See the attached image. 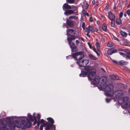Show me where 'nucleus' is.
I'll return each mask as SVG.
<instances>
[{"label":"nucleus","instance_id":"f257e3e1","mask_svg":"<svg viewBox=\"0 0 130 130\" xmlns=\"http://www.w3.org/2000/svg\"><path fill=\"white\" fill-rule=\"evenodd\" d=\"M16 117H7L6 120H0L1 128L2 130H5L7 129V125L11 130H14L15 126L18 128L24 129L26 128H29L31 125V120L27 118L26 121L23 120L20 123L17 122L14 118Z\"/></svg>","mask_w":130,"mask_h":130},{"label":"nucleus","instance_id":"f03ea898","mask_svg":"<svg viewBox=\"0 0 130 130\" xmlns=\"http://www.w3.org/2000/svg\"><path fill=\"white\" fill-rule=\"evenodd\" d=\"M86 71H81V73L79 75L80 77H85L88 75V77L89 80H93V82L91 81V83L93 85H96L99 83L100 78L98 76H96L95 70L90 66H87L85 67Z\"/></svg>","mask_w":130,"mask_h":130},{"label":"nucleus","instance_id":"7ed1b4c3","mask_svg":"<svg viewBox=\"0 0 130 130\" xmlns=\"http://www.w3.org/2000/svg\"><path fill=\"white\" fill-rule=\"evenodd\" d=\"M116 98L118 99V102L120 104H123L127 101L129 98L127 97H123L122 91L121 90H118L116 92Z\"/></svg>","mask_w":130,"mask_h":130},{"label":"nucleus","instance_id":"20e7f679","mask_svg":"<svg viewBox=\"0 0 130 130\" xmlns=\"http://www.w3.org/2000/svg\"><path fill=\"white\" fill-rule=\"evenodd\" d=\"M113 86L112 84H109L106 85L104 88L105 92V94L106 96H113L116 94V92L112 90Z\"/></svg>","mask_w":130,"mask_h":130},{"label":"nucleus","instance_id":"39448f33","mask_svg":"<svg viewBox=\"0 0 130 130\" xmlns=\"http://www.w3.org/2000/svg\"><path fill=\"white\" fill-rule=\"evenodd\" d=\"M48 123H50L48 124V123H44V124H46V130H52L53 128H54L55 129V127L54 125H53L54 123V120L51 118H47Z\"/></svg>","mask_w":130,"mask_h":130},{"label":"nucleus","instance_id":"423d86ee","mask_svg":"<svg viewBox=\"0 0 130 130\" xmlns=\"http://www.w3.org/2000/svg\"><path fill=\"white\" fill-rule=\"evenodd\" d=\"M67 32L68 35L67 40H72L75 39L74 35L75 33V31L73 29L67 30Z\"/></svg>","mask_w":130,"mask_h":130},{"label":"nucleus","instance_id":"0eeeda50","mask_svg":"<svg viewBox=\"0 0 130 130\" xmlns=\"http://www.w3.org/2000/svg\"><path fill=\"white\" fill-rule=\"evenodd\" d=\"M72 57L77 61L80 60L84 57V55L81 52H78L72 54Z\"/></svg>","mask_w":130,"mask_h":130},{"label":"nucleus","instance_id":"6e6552de","mask_svg":"<svg viewBox=\"0 0 130 130\" xmlns=\"http://www.w3.org/2000/svg\"><path fill=\"white\" fill-rule=\"evenodd\" d=\"M72 40H68V41L70 47L71 48L72 51H75L76 50V47L75 44L73 42H71V41Z\"/></svg>","mask_w":130,"mask_h":130},{"label":"nucleus","instance_id":"1a4fd4ad","mask_svg":"<svg viewBox=\"0 0 130 130\" xmlns=\"http://www.w3.org/2000/svg\"><path fill=\"white\" fill-rule=\"evenodd\" d=\"M108 17L109 19L111 21H113L115 18V16L114 14L110 11L108 12Z\"/></svg>","mask_w":130,"mask_h":130},{"label":"nucleus","instance_id":"9d476101","mask_svg":"<svg viewBox=\"0 0 130 130\" xmlns=\"http://www.w3.org/2000/svg\"><path fill=\"white\" fill-rule=\"evenodd\" d=\"M102 82H101V84L100 85V87L102 89L104 88V86L105 85L106 82L107 78L106 77L104 78L103 79H102Z\"/></svg>","mask_w":130,"mask_h":130},{"label":"nucleus","instance_id":"9b49d317","mask_svg":"<svg viewBox=\"0 0 130 130\" xmlns=\"http://www.w3.org/2000/svg\"><path fill=\"white\" fill-rule=\"evenodd\" d=\"M88 28L89 29L90 31L92 32H93L94 31L97 32L99 30L98 28H94L93 26L90 25L89 26Z\"/></svg>","mask_w":130,"mask_h":130},{"label":"nucleus","instance_id":"f8f14e48","mask_svg":"<svg viewBox=\"0 0 130 130\" xmlns=\"http://www.w3.org/2000/svg\"><path fill=\"white\" fill-rule=\"evenodd\" d=\"M117 52V50L114 48L109 49L107 51V53L109 55H111Z\"/></svg>","mask_w":130,"mask_h":130},{"label":"nucleus","instance_id":"ddd939ff","mask_svg":"<svg viewBox=\"0 0 130 130\" xmlns=\"http://www.w3.org/2000/svg\"><path fill=\"white\" fill-rule=\"evenodd\" d=\"M71 8V7L67 3H64L62 6V9L63 10H65V9H70Z\"/></svg>","mask_w":130,"mask_h":130},{"label":"nucleus","instance_id":"4468645a","mask_svg":"<svg viewBox=\"0 0 130 130\" xmlns=\"http://www.w3.org/2000/svg\"><path fill=\"white\" fill-rule=\"evenodd\" d=\"M110 77L112 80H118L120 79L119 76L118 75H112L110 76Z\"/></svg>","mask_w":130,"mask_h":130},{"label":"nucleus","instance_id":"2eb2a0df","mask_svg":"<svg viewBox=\"0 0 130 130\" xmlns=\"http://www.w3.org/2000/svg\"><path fill=\"white\" fill-rule=\"evenodd\" d=\"M66 23L68 26L70 27H72L73 25V21L71 20L67 19Z\"/></svg>","mask_w":130,"mask_h":130},{"label":"nucleus","instance_id":"dca6fc26","mask_svg":"<svg viewBox=\"0 0 130 130\" xmlns=\"http://www.w3.org/2000/svg\"><path fill=\"white\" fill-rule=\"evenodd\" d=\"M74 12V11L73 10L69 9L66 10L64 13V14L65 15H67L73 14Z\"/></svg>","mask_w":130,"mask_h":130},{"label":"nucleus","instance_id":"f3484780","mask_svg":"<svg viewBox=\"0 0 130 130\" xmlns=\"http://www.w3.org/2000/svg\"><path fill=\"white\" fill-rule=\"evenodd\" d=\"M83 62V64H82L81 67H85V66H86L88 63H89V61L88 60L86 59H84L82 60Z\"/></svg>","mask_w":130,"mask_h":130},{"label":"nucleus","instance_id":"a211bd4d","mask_svg":"<svg viewBox=\"0 0 130 130\" xmlns=\"http://www.w3.org/2000/svg\"><path fill=\"white\" fill-rule=\"evenodd\" d=\"M128 64V62L123 60H120L119 62L118 65L121 66L127 65Z\"/></svg>","mask_w":130,"mask_h":130},{"label":"nucleus","instance_id":"6ab92c4d","mask_svg":"<svg viewBox=\"0 0 130 130\" xmlns=\"http://www.w3.org/2000/svg\"><path fill=\"white\" fill-rule=\"evenodd\" d=\"M120 34L122 37H126L127 35V33L122 30L120 31Z\"/></svg>","mask_w":130,"mask_h":130},{"label":"nucleus","instance_id":"aec40b11","mask_svg":"<svg viewBox=\"0 0 130 130\" xmlns=\"http://www.w3.org/2000/svg\"><path fill=\"white\" fill-rule=\"evenodd\" d=\"M130 106V102H128L124 104L123 107L124 108H126Z\"/></svg>","mask_w":130,"mask_h":130},{"label":"nucleus","instance_id":"412c9836","mask_svg":"<svg viewBox=\"0 0 130 130\" xmlns=\"http://www.w3.org/2000/svg\"><path fill=\"white\" fill-rule=\"evenodd\" d=\"M89 57H90L91 59L93 60H96L97 58L94 56L92 54H90L89 55Z\"/></svg>","mask_w":130,"mask_h":130},{"label":"nucleus","instance_id":"4be33fe9","mask_svg":"<svg viewBox=\"0 0 130 130\" xmlns=\"http://www.w3.org/2000/svg\"><path fill=\"white\" fill-rule=\"evenodd\" d=\"M116 22L117 24L118 25H120L121 24V20L120 18L116 20Z\"/></svg>","mask_w":130,"mask_h":130},{"label":"nucleus","instance_id":"5701e85b","mask_svg":"<svg viewBox=\"0 0 130 130\" xmlns=\"http://www.w3.org/2000/svg\"><path fill=\"white\" fill-rule=\"evenodd\" d=\"M79 65V66L80 67H81L82 64H83V62L82 60L81 61L80 60H77L76 62Z\"/></svg>","mask_w":130,"mask_h":130},{"label":"nucleus","instance_id":"b1692460","mask_svg":"<svg viewBox=\"0 0 130 130\" xmlns=\"http://www.w3.org/2000/svg\"><path fill=\"white\" fill-rule=\"evenodd\" d=\"M96 46L98 51H99L100 49V44L98 42H97L96 44Z\"/></svg>","mask_w":130,"mask_h":130},{"label":"nucleus","instance_id":"393cba45","mask_svg":"<svg viewBox=\"0 0 130 130\" xmlns=\"http://www.w3.org/2000/svg\"><path fill=\"white\" fill-rule=\"evenodd\" d=\"M107 46L108 47H111L114 46V44L111 42H109L107 44Z\"/></svg>","mask_w":130,"mask_h":130},{"label":"nucleus","instance_id":"a878e982","mask_svg":"<svg viewBox=\"0 0 130 130\" xmlns=\"http://www.w3.org/2000/svg\"><path fill=\"white\" fill-rule=\"evenodd\" d=\"M102 28L103 30L104 31H106V24H103L102 25Z\"/></svg>","mask_w":130,"mask_h":130},{"label":"nucleus","instance_id":"bb28decb","mask_svg":"<svg viewBox=\"0 0 130 130\" xmlns=\"http://www.w3.org/2000/svg\"><path fill=\"white\" fill-rule=\"evenodd\" d=\"M83 14L86 15H87L88 17H89V14L87 12H86L85 10H83Z\"/></svg>","mask_w":130,"mask_h":130},{"label":"nucleus","instance_id":"cd10ccee","mask_svg":"<svg viewBox=\"0 0 130 130\" xmlns=\"http://www.w3.org/2000/svg\"><path fill=\"white\" fill-rule=\"evenodd\" d=\"M66 2L69 4H72L74 2V0H66Z\"/></svg>","mask_w":130,"mask_h":130},{"label":"nucleus","instance_id":"c85d7f7f","mask_svg":"<svg viewBox=\"0 0 130 130\" xmlns=\"http://www.w3.org/2000/svg\"><path fill=\"white\" fill-rule=\"evenodd\" d=\"M124 51L125 53H126L128 55H130V51L127 49H125L124 50Z\"/></svg>","mask_w":130,"mask_h":130},{"label":"nucleus","instance_id":"c756f323","mask_svg":"<svg viewBox=\"0 0 130 130\" xmlns=\"http://www.w3.org/2000/svg\"><path fill=\"white\" fill-rule=\"evenodd\" d=\"M92 50L93 51L96 53L98 56H99L100 55L99 53L96 51L95 48L94 47H93Z\"/></svg>","mask_w":130,"mask_h":130},{"label":"nucleus","instance_id":"7c9ffc66","mask_svg":"<svg viewBox=\"0 0 130 130\" xmlns=\"http://www.w3.org/2000/svg\"><path fill=\"white\" fill-rule=\"evenodd\" d=\"M77 17L75 15L70 16L69 17V18L70 19H77Z\"/></svg>","mask_w":130,"mask_h":130},{"label":"nucleus","instance_id":"2f4dec72","mask_svg":"<svg viewBox=\"0 0 130 130\" xmlns=\"http://www.w3.org/2000/svg\"><path fill=\"white\" fill-rule=\"evenodd\" d=\"M109 4H107L105 8V10L106 11L108 10L109 9Z\"/></svg>","mask_w":130,"mask_h":130},{"label":"nucleus","instance_id":"473e14b6","mask_svg":"<svg viewBox=\"0 0 130 130\" xmlns=\"http://www.w3.org/2000/svg\"><path fill=\"white\" fill-rule=\"evenodd\" d=\"M29 117L30 119H29L31 121H33V119L29 113H28L27 115Z\"/></svg>","mask_w":130,"mask_h":130},{"label":"nucleus","instance_id":"72a5a7b5","mask_svg":"<svg viewBox=\"0 0 130 130\" xmlns=\"http://www.w3.org/2000/svg\"><path fill=\"white\" fill-rule=\"evenodd\" d=\"M114 21H111V26L112 27H114L115 26V24L114 22Z\"/></svg>","mask_w":130,"mask_h":130},{"label":"nucleus","instance_id":"f704fd0d","mask_svg":"<svg viewBox=\"0 0 130 130\" xmlns=\"http://www.w3.org/2000/svg\"><path fill=\"white\" fill-rule=\"evenodd\" d=\"M105 100L107 103H109L111 101V99H110L106 98V99Z\"/></svg>","mask_w":130,"mask_h":130},{"label":"nucleus","instance_id":"c9c22d12","mask_svg":"<svg viewBox=\"0 0 130 130\" xmlns=\"http://www.w3.org/2000/svg\"><path fill=\"white\" fill-rule=\"evenodd\" d=\"M123 14V13L122 12H121L119 15V18H122Z\"/></svg>","mask_w":130,"mask_h":130},{"label":"nucleus","instance_id":"e433bc0d","mask_svg":"<svg viewBox=\"0 0 130 130\" xmlns=\"http://www.w3.org/2000/svg\"><path fill=\"white\" fill-rule=\"evenodd\" d=\"M86 31L87 32V33L88 34H89L90 33V31L89 29L87 27H86Z\"/></svg>","mask_w":130,"mask_h":130},{"label":"nucleus","instance_id":"4c0bfd02","mask_svg":"<svg viewBox=\"0 0 130 130\" xmlns=\"http://www.w3.org/2000/svg\"><path fill=\"white\" fill-rule=\"evenodd\" d=\"M41 117L40 115L39 114H37V119H38V120H39L40 119Z\"/></svg>","mask_w":130,"mask_h":130},{"label":"nucleus","instance_id":"58836bf2","mask_svg":"<svg viewBox=\"0 0 130 130\" xmlns=\"http://www.w3.org/2000/svg\"><path fill=\"white\" fill-rule=\"evenodd\" d=\"M127 13V14H128V15L129 16L130 15V10L129 9H128L126 11V12Z\"/></svg>","mask_w":130,"mask_h":130},{"label":"nucleus","instance_id":"ea45409f","mask_svg":"<svg viewBox=\"0 0 130 130\" xmlns=\"http://www.w3.org/2000/svg\"><path fill=\"white\" fill-rule=\"evenodd\" d=\"M34 119V122L33 124L34 125L35 124H36L37 122V121L35 117Z\"/></svg>","mask_w":130,"mask_h":130},{"label":"nucleus","instance_id":"a19ab883","mask_svg":"<svg viewBox=\"0 0 130 130\" xmlns=\"http://www.w3.org/2000/svg\"><path fill=\"white\" fill-rule=\"evenodd\" d=\"M45 124H43V125H41L40 126V130H42L43 129V126H44Z\"/></svg>","mask_w":130,"mask_h":130},{"label":"nucleus","instance_id":"79ce46f5","mask_svg":"<svg viewBox=\"0 0 130 130\" xmlns=\"http://www.w3.org/2000/svg\"><path fill=\"white\" fill-rule=\"evenodd\" d=\"M88 45L89 46V47L91 49L92 48H93V47L92 46V45L89 42H88Z\"/></svg>","mask_w":130,"mask_h":130},{"label":"nucleus","instance_id":"37998d69","mask_svg":"<svg viewBox=\"0 0 130 130\" xmlns=\"http://www.w3.org/2000/svg\"><path fill=\"white\" fill-rule=\"evenodd\" d=\"M72 57V56H71V55H69L68 56L66 57V58L67 59H71V58Z\"/></svg>","mask_w":130,"mask_h":130},{"label":"nucleus","instance_id":"c03bdc74","mask_svg":"<svg viewBox=\"0 0 130 130\" xmlns=\"http://www.w3.org/2000/svg\"><path fill=\"white\" fill-rule=\"evenodd\" d=\"M40 121L39 120H38L37 123V127H39L40 124Z\"/></svg>","mask_w":130,"mask_h":130},{"label":"nucleus","instance_id":"a18cd8bd","mask_svg":"<svg viewBox=\"0 0 130 130\" xmlns=\"http://www.w3.org/2000/svg\"><path fill=\"white\" fill-rule=\"evenodd\" d=\"M89 21H90L91 22H93V20L92 17H91L90 18Z\"/></svg>","mask_w":130,"mask_h":130},{"label":"nucleus","instance_id":"49530a36","mask_svg":"<svg viewBox=\"0 0 130 130\" xmlns=\"http://www.w3.org/2000/svg\"><path fill=\"white\" fill-rule=\"evenodd\" d=\"M85 24L84 22H83L82 23V27H83V29H85Z\"/></svg>","mask_w":130,"mask_h":130},{"label":"nucleus","instance_id":"de8ad7c7","mask_svg":"<svg viewBox=\"0 0 130 130\" xmlns=\"http://www.w3.org/2000/svg\"><path fill=\"white\" fill-rule=\"evenodd\" d=\"M119 54L120 55H121L123 57V56L125 54V53H122V52H119Z\"/></svg>","mask_w":130,"mask_h":130},{"label":"nucleus","instance_id":"09e8293b","mask_svg":"<svg viewBox=\"0 0 130 130\" xmlns=\"http://www.w3.org/2000/svg\"><path fill=\"white\" fill-rule=\"evenodd\" d=\"M112 61L113 63H115L118 65L119 62H117L116 61V60H112Z\"/></svg>","mask_w":130,"mask_h":130},{"label":"nucleus","instance_id":"8fccbe9b","mask_svg":"<svg viewBox=\"0 0 130 130\" xmlns=\"http://www.w3.org/2000/svg\"><path fill=\"white\" fill-rule=\"evenodd\" d=\"M44 120L43 119H42L40 121V123H44Z\"/></svg>","mask_w":130,"mask_h":130},{"label":"nucleus","instance_id":"3c124183","mask_svg":"<svg viewBox=\"0 0 130 130\" xmlns=\"http://www.w3.org/2000/svg\"><path fill=\"white\" fill-rule=\"evenodd\" d=\"M128 55L125 54L123 57L126 58L127 59V57H128Z\"/></svg>","mask_w":130,"mask_h":130},{"label":"nucleus","instance_id":"603ef678","mask_svg":"<svg viewBox=\"0 0 130 130\" xmlns=\"http://www.w3.org/2000/svg\"><path fill=\"white\" fill-rule=\"evenodd\" d=\"M118 50L120 51H124V50L123 49L121 48H119L118 49Z\"/></svg>","mask_w":130,"mask_h":130},{"label":"nucleus","instance_id":"864d4df0","mask_svg":"<svg viewBox=\"0 0 130 130\" xmlns=\"http://www.w3.org/2000/svg\"><path fill=\"white\" fill-rule=\"evenodd\" d=\"M76 43L77 44H78L79 43V41L78 40H76Z\"/></svg>","mask_w":130,"mask_h":130},{"label":"nucleus","instance_id":"5fc2aeb1","mask_svg":"<svg viewBox=\"0 0 130 130\" xmlns=\"http://www.w3.org/2000/svg\"><path fill=\"white\" fill-rule=\"evenodd\" d=\"M114 40H117L118 41V40H119L116 37H115L114 38Z\"/></svg>","mask_w":130,"mask_h":130},{"label":"nucleus","instance_id":"6e6d98bb","mask_svg":"<svg viewBox=\"0 0 130 130\" xmlns=\"http://www.w3.org/2000/svg\"><path fill=\"white\" fill-rule=\"evenodd\" d=\"M126 14H127L125 12L124 13V15L125 17H126Z\"/></svg>","mask_w":130,"mask_h":130},{"label":"nucleus","instance_id":"4d7b16f0","mask_svg":"<svg viewBox=\"0 0 130 130\" xmlns=\"http://www.w3.org/2000/svg\"><path fill=\"white\" fill-rule=\"evenodd\" d=\"M88 6H89V5H87H87H86V6L85 7L86 9H87L88 8Z\"/></svg>","mask_w":130,"mask_h":130},{"label":"nucleus","instance_id":"13d9d810","mask_svg":"<svg viewBox=\"0 0 130 130\" xmlns=\"http://www.w3.org/2000/svg\"><path fill=\"white\" fill-rule=\"evenodd\" d=\"M113 9L115 11L116 10V6H115L113 8Z\"/></svg>","mask_w":130,"mask_h":130},{"label":"nucleus","instance_id":"bf43d9fd","mask_svg":"<svg viewBox=\"0 0 130 130\" xmlns=\"http://www.w3.org/2000/svg\"><path fill=\"white\" fill-rule=\"evenodd\" d=\"M127 58H128L130 60V56L128 55L127 57Z\"/></svg>","mask_w":130,"mask_h":130},{"label":"nucleus","instance_id":"052dcab7","mask_svg":"<svg viewBox=\"0 0 130 130\" xmlns=\"http://www.w3.org/2000/svg\"><path fill=\"white\" fill-rule=\"evenodd\" d=\"M97 23L98 24H100V22L99 21H97Z\"/></svg>","mask_w":130,"mask_h":130},{"label":"nucleus","instance_id":"680f3d73","mask_svg":"<svg viewBox=\"0 0 130 130\" xmlns=\"http://www.w3.org/2000/svg\"><path fill=\"white\" fill-rule=\"evenodd\" d=\"M86 35L89 37H90V36L89 35V34H88L87 33Z\"/></svg>","mask_w":130,"mask_h":130},{"label":"nucleus","instance_id":"e2e57ef3","mask_svg":"<svg viewBox=\"0 0 130 130\" xmlns=\"http://www.w3.org/2000/svg\"><path fill=\"white\" fill-rule=\"evenodd\" d=\"M66 25L65 24V23H64L63 25V27L64 28V26Z\"/></svg>","mask_w":130,"mask_h":130},{"label":"nucleus","instance_id":"0e129e2a","mask_svg":"<svg viewBox=\"0 0 130 130\" xmlns=\"http://www.w3.org/2000/svg\"><path fill=\"white\" fill-rule=\"evenodd\" d=\"M101 69L104 72H105V71L104 69L103 68H101Z\"/></svg>","mask_w":130,"mask_h":130},{"label":"nucleus","instance_id":"69168bd1","mask_svg":"<svg viewBox=\"0 0 130 130\" xmlns=\"http://www.w3.org/2000/svg\"><path fill=\"white\" fill-rule=\"evenodd\" d=\"M128 35L130 36V31L128 32Z\"/></svg>","mask_w":130,"mask_h":130},{"label":"nucleus","instance_id":"338daca9","mask_svg":"<svg viewBox=\"0 0 130 130\" xmlns=\"http://www.w3.org/2000/svg\"><path fill=\"white\" fill-rule=\"evenodd\" d=\"M128 92L130 94V89H129L128 90Z\"/></svg>","mask_w":130,"mask_h":130},{"label":"nucleus","instance_id":"774afa93","mask_svg":"<svg viewBox=\"0 0 130 130\" xmlns=\"http://www.w3.org/2000/svg\"><path fill=\"white\" fill-rule=\"evenodd\" d=\"M92 3H93V4H95V2H94L93 1L92 2Z\"/></svg>","mask_w":130,"mask_h":130}]
</instances>
